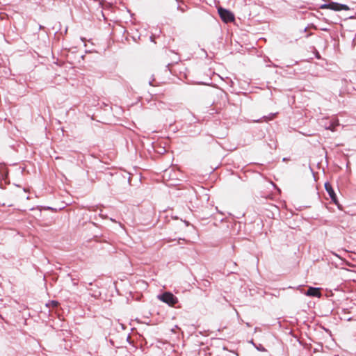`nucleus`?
Returning <instances> with one entry per match:
<instances>
[{
	"label": "nucleus",
	"mask_w": 356,
	"mask_h": 356,
	"mask_svg": "<svg viewBox=\"0 0 356 356\" xmlns=\"http://www.w3.org/2000/svg\"><path fill=\"white\" fill-rule=\"evenodd\" d=\"M157 298L170 307L175 306V305L178 302V298L169 291L158 295Z\"/></svg>",
	"instance_id": "nucleus-1"
},
{
	"label": "nucleus",
	"mask_w": 356,
	"mask_h": 356,
	"mask_svg": "<svg viewBox=\"0 0 356 356\" xmlns=\"http://www.w3.org/2000/svg\"><path fill=\"white\" fill-rule=\"evenodd\" d=\"M218 13L221 19L225 23L232 22L234 20V14L227 9L220 7L218 8Z\"/></svg>",
	"instance_id": "nucleus-2"
},
{
	"label": "nucleus",
	"mask_w": 356,
	"mask_h": 356,
	"mask_svg": "<svg viewBox=\"0 0 356 356\" xmlns=\"http://www.w3.org/2000/svg\"><path fill=\"white\" fill-rule=\"evenodd\" d=\"M325 188L326 191L327 192L332 202L334 204H335L336 205H337L339 209H341L340 205L338 202V200H337V195H336L332 185L329 182H326V183H325Z\"/></svg>",
	"instance_id": "nucleus-3"
},
{
	"label": "nucleus",
	"mask_w": 356,
	"mask_h": 356,
	"mask_svg": "<svg viewBox=\"0 0 356 356\" xmlns=\"http://www.w3.org/2000/svg\"><path fill=\"white\" fill-rule=\"evenodd\" d=\"M305 294L307 296L312 297H320L321 292L318 288L315 287H309V289L305 293Z\"/></svg>",
	"instance_id": "nucleus-4"
},
{
	"label": "nucleus",
	"mask_w": 356,
	"mask_h": 356,
	"mask_svg": "<svg viewBox=\"0 0 356 356\" xmlns=\"http://www.w3.org/2000/svg\"><path fill=\"white\" fill-rule=\"evenodd\" d=\"M339 3L337 2H331L330 9L335 11H339L340 8H339Z\"/></svg>",
	"instance_id": "nucleus-5"
},
{
	"label": "nucleus",
	"mask_w": 356,
	"mask_h": 356,
	"mask_svg": "<svg viewBox=\"0 0 356 356\" xmlns=\"http://www.w3.org/2000/svg\"><path fill=\"white\" fill-rule=\"evenodd\" d=\"M337 125V124H334V122H330V125L325 126L326 129H329L331 131H334L335 126Z\"/></svg>",
	"instance_id": "nucleus-6"
},
{
	"label": "nucleus",
	"mask_w": 356,
	"mask_h": 356,
	"mask_svg": "<svg viewBox=\"0 0 356 356\" xmlns=\"http://www.w3.org/2000/svg\"><path fill=\"white\" fill-rule=\"evenodd\" d=\"M339 8H340V10H348L350 9L346 4L341 3H339Z\"/></svg>",
	"instance_id": "nucleus-7"
},
{
	"label": "nucleus",
	"mask_w": 356,
	"mask_h": 356,
	"mask_svg": "<svg viewBox=\"0 0 356 356\" xmlns=\"http://www.w3.org/2000/svg\"><path fill=\"white\" fill-rule=\"evenodd\" d=\"M330 3H324V4L321 5L320 8L321 9H325V8L330 9Z\"/></svg>",
	"instance_id": "nucleus-8"
},
{
	"label": "nucleus",
	"mask_w": 356,
	"mask_h": 356,
	"mask_svg": "<svg viewBox=\"0 0 356 356\" xmlns=\"http://www.w3.org/2000/svg\"><path fill=\"white\" fill-rule=\"evenodd\" d=\"M276 115V113H271L269 117H264V118H266L269 120H272L274 116Z\"/></svg>",
	"instance_id": "nucleus-9"
},
{
	"label": "nucleus",
	"mask_w": 356,
	"mask_h": 356,
	"mask_svg": "<svg viewBox=\"0 0 356 356\" xmlns=\"http://www.w3.org/2000/svg\"><path fill=\"white\" fill-rule=\"evenodd\" d=\"M51 304L54 307H56L58 305V302L52 300Z\"/></svg>",
	"instance_id": "nucleus-10"
},
{
	"label": "nucleus",
	"mask_w": 356,
	"mask_h": 356,
	"mask_svg": "<svg viewBox=\"0 0 356 356\" xmlns=\"http://www.w3.org/2000/svg\"><path fill=\"white\" fill-rule=\"evenodd\" d=\"M321 30L323 31H327L328 29H327V28H321Z\"/></svg>",
	"instance_id": "nucleus-11"
},
{
	"label": "nucleus",
	"mask_w": 356,
	"mask_h": 356,
	"mask_svg": "<svg viewBox=\"0 0 356 356\" xmlns=\"http://www.w3.org/2000/svg\"><path fill=\"white\" fill-rule=\"evenodd\" d=\"M312 35V33H309V34H307V35H306V38H309V37L310 35Z\"/></svg>",
	"instance_id": "nucleus-12"
},
{
	"label": "nucleus",
	"mask_w": 356,
	"mask_h": 356,
	"mask_svg": "<svg viewBox=\"0 0 356 356\" xmlns=\"http://www.w3.org/2000/svg\"><path fill=\"white\" fill-rule=\"evenodd\" d=\"M307 27H306V28H305V29H304V32H306V31H307Z\"/></svg>",
	"instance_id": "nucleus-13"
},
{
	"label": "nucleus",
	"mask_w": 356,
	"mask_h": 356,
	"mask_svg": "<svg viewBox=\"0 0 356 356\" xmlns=\"http://www.w3.org/2000/svg\"><path fill=\"white\" fill-rule=\"evenodd\" d=\"M175 330H176V328L172 329V332H175Z\"/></svg>",
	"instance_id": "nucleus-14"
},
{
	"label": "nucleus",
	"mask_w": 356,
	"mask_h": 356,
	"mask_svg": "<svg viewBox=\"0 0 356 356\" xmlns=\"http://www.w3.org/2000/svg\"><path fill=\"white\" fill-rule=\"evenodd\" d=\"M175 330H176V328L172 329V332H175Z\"/></svg>",
	"instance_id": "nucleus-15"
},
{
	"label": "nucleus",
	"mask_w": 356,
	"mask_h": 356,
	"mask_svg": "<svg viewBox=\"0 0 356 356\" xmlns=\"http://www.w3.org/2000/svg\"><path fill=\"white\" fill-rule=\"evenodd\" d=\"M261 350L264 351V350H265V348L262 347V348L261 349Z\"/></svg>",
	"instance_id": "nucleus-16"
},
{
	"label": "nucleus",
	"mask_w": 356,
	"mask_h": 356,
	"mask_svg": "<svg viewBox=\"0 0 356 356\" xmlns=\"http://www.w3.org/2000/svg\"><path fill=\"white\" fill-rule=\"evenodd\" d=\"M255 122H260V120H255Z\"/></svg>",
	"instance_id": "nucleus-17"
},
{
	"label": "nucleus",
	"mask_w": 356,
	"mask_h": 356,
	"mask_svg": "<svg viewBox=\"0 0 356 356\" xmlns=\"http://www.w3.org/2000/svg\"><path fill=\"white\" fill-rule=\"evenodd\" d=\"M258 350H261V347L257 348Z\"/></svg>",
	"instance_id": "nucleus-18"
}]
</instances>
